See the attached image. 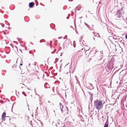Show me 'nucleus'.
I'll return each mask as SVG.
<instances>
[{"instance_id":"9d476101","label":"nucleus","mask_w":127,"mask_h":127,"mask_svg":"<svg viewBox=\"0 0 127 127\" xmlns=\"http://www.w3.org/2000/svg\"><path fill=\"white\" fill-rule=\"evenodd\" d=\"M20 65H22V64H20Z\"/></svg>"},{"instance_id":"423d86ee","label":"nucleus","mask_w":127,"mask_h":127,"mask_svg":"<svg viewBox=\"0 0 127 127\" xmlns=\"http://www.w3.org/2000/svg\"><path fill=\"white\" fill-rule=\"evenodd\" d=\"M75 57H80V54H79V53H78L76 54L75 55Z\"/></svg>"},{"instance_id":"f8f14e48","label":"nucleus","mask_w":127,"mask_h":127,"mask_svg":"<svg viewBox=\"0 0 127 127\" xmlns=\"http://www.w3.org/2000/svg\"><path fill=\"white\" fill-rule=\"evenodd\" d=\"M14 70H16V69H14Z\"/></svg>"},{"instance_id":"7ed1b4c3","label":"nucleus","mask_w":127,"mask_h":127,"mask_svg":"<svg viewBox=\"0 0 127 127\" xmlns=\"http://www.w3.org/2000/svg\"><path fill=\"white\" fill-rule=\"evenodd\" d=\"M6 113L5 112H3L2 115V120L5 121V118Z\"/></svg>"},{"instance_id":"20e7f679","label":"nucleus","mask_w":127,"mask_h":127,"mask_svg":"<svg viewBox=\"0 0 127 127\" xmlns=\"http://www.w3.org/2000/svg\"><path fill=\"white\" fill-rule=\"evenodd\" d=\"M34 5V4L33 2H30L29 3V6L30 7H32Z\"/></svg>"},{"instance_id":"ddd939ff","label":"nucleus","mask_w":127,"mask_h":127,"mask_svg":"<svg viewBox=\"0 0 127 127\" xmlns=\"http://www.w3.org/2000/svg\"><path fill=\"white\" fill-rule=\"evenodd\" d=\"M82 56V55H80V56Z\"/></svg>"},{"instance_id":"1a4fd4ad","label":"nucleus","mask_w":127,"mask_h":127,"mask_svg":"<svg viewBox=\"0 0 127 127\" xmlns=\"http://www.w3.org/2000/svg\"><path fill=\"white\" fill-rule=\"evenodd\" d=\"M120 48L121 49V50H122V51H123V50H122V48H121V47H120Z\"/></svg>"},{"instance_id":"f257e3e1","label":"nucleus","mask_w":127,"mask_h":127,"mask_svg":"<svg viewBox=\"0 0 127 127\" xmlns=\"http://www.w3.org/2000/svg\"><path fill=\"white\" fill-rule=\"evenodd\" d=\"M94 103L96 108L98 110H100L103 107L102 103L101 101L96 100L95 101Z\"/></svg>"},{"instance_id":"f03ea898","label":"nucleus","mask_w":127,"mask_h":127,"mask_svg":"<svg viewBox=\"0 0 127 127\" xmlns=\"http://www.w3.org/2000/svg\"><path fill=\"white\" fill-rule=\"evenodd\" d=\"M60 108L61 109L62 112H64L65 113H68V108L66 106H65L64 107L62 105H61V103H60Z\"/></svg>"},{"instance_id":"6e6552de","label":"nucleus","mask_w":127,"mask_h":127,"mask_svg":"<svg viewBox=\"0 0 127 127\" xmlns=\"http://www.w3.org/2000/svg\"><path fill=\"white\" fill-rule=\"evenodd\" d=\"M125 37L127 39V34H126Z\"/></svg>"},{"instance_id":"9b49d317","label":"nucleus","mask_w":127,"mask_h":127,"mask_svg":"<svg viewBox=\"0 0 127 127\" xmlns=\"http://www.w3.org/2000/svg\"><path fill=\"white\" fill-rule=\"evenodd\" d=\"M13 127H17L16 126H13Z\"/></svg>"},{"instance_id":"0eeeda50","label":"nucleus","mask_w":127,"mask_h":127,"mask_svg":"<svg viewBox=\"0 0 127 127\" xmlns=\"http://www.w3.org/2000/svg\"><path fill=\"white\" fill-rule=\"evenodd\" d=\"M13 68L14 69L15 68H16V65H14L12 66Z\"/></svg>"},{"instance_id":"39448f33","label":"nucleus","mask_w":127,"mask_h":127,"mask_svg":"<svg viewBox=\"0 0 127 127\" xmlns=\"http://www.w3.org/2000/svg\"><path fill=\"white\" fill-rule=\"evenodd\" d=\"M108 122L107 121L105 124L104 127H108Z\"/></svg>"}]
</instances>
